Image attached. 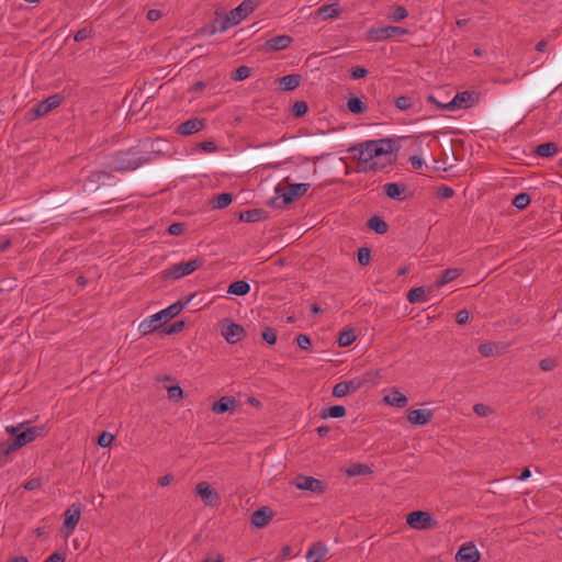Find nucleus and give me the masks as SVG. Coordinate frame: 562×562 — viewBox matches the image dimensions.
Instances as JSON below:
<instances>
[{"instance_id": "obj_1", "label": "nucleus", "mask_w": 562, "mask_h": 562, "mask_svg": "<svg viewBox=\"0 0 562 562\" xmlns=\"http://www.w3.org/2000/svg\"><path fill=\"white\" fill-rule=\"evenodd\" d=\"M170 146L160 138L143 139L137 145L124 150L115 151L110 156L108 166L117 171H133L154 160L171 157Z\"/></svg>"}, {"instance_id": "obj_2", "label": "nucleus", "mask_w": 562, "mask_h": 562, "mask_svg": "<svg viewBox=\"0 0 562 562\" xmlns=\"http://www.w3.org/2000/svg\"><path fill=\"white\" fill-rule=\"evenodd\" d=\"M358 151V171L376 172L392 166L396 156L393 154L392 140L389 138L366 140L350 148Z\"/></svg>"}, {"instance_id": "obj_3", "label": "nucleus", "mask_w": 562, "mask_h": 562, "mask_svg": "<svg viewBox=\"0 0 562 562\" xmlns=\"http://www.w3.org/2000/svg\"><path fill=\"white\" fill-rule=\"evenodd\" d=\"M259 0H244L238 7L233 9L224 18L215 19L210 25V34L216 32L223 33L229 27L237 25L247 18L258 7Z\"/></svg>"}, {"instance_id": "obj_4", "label": "nucleus", "mask_w": 562, "mask_h": 562, "mask_svg": "<svg viewBox=\"0 0 562 562\" xmlns=\"http://www.w3.org/2000/svg\"><path fill=\"white\" fill-rule=\"evenodd\" d=\"M189 303V300H186L184 302L178 301L168 307L161 310L160 312L148 316L144 321L140 322L138 329L143 335H148L155 330H158L161 327V321H168L181 313V311L186 307V305Z\"/></svg>"}, {"instance_id": "obj_5", "label": "nucleus", "mask_w": 562, "mask_h": 562, "mask_svg": "<svg viewBox=\"0 0 562 562\" xmlns=\"http://www.w3.org/2000/svg\"><path fill=\"white\" fill-rule=\"evenodd\" d=\"M310 187V183L278 184L276 187V196L272 199L271 203L274 207H284L303 196L308 191Z\"/></svg>"}, {"instance_id": "obj_6", "label": "nucleus", "mask_w": 562, "mask_h": 562, "mask_svg": "<svg viewBox=\"0 0 562 562\" xmlns=\"http://www.w3.org/2000/svg\"><path fill=\"white\" fill-rule=\"evenodd\" d=\"M203 263L204 260L201 258L192 259L186 262L181 261L162 270L160 272V277L164 281L178 280L182 277L193 273L195 270L200 269Z\"/></svg>"}, {"instance_id": "obj_7", "label": "nucleus", "mask_w": 562, "mask_h": 562, "mask_svg": "<svg viewBox=\"0 0 562 562\" xmlns=\"http://www.w3.org/2000/svg\"><path fill=\"white\" fill-rule=\"evenodd\" d=\"M64 101V97L59 93L53 94L37 103L26 113L29 121H34L41 116L48 114L52 110L58 108Z\"/></svg>"}, {"instance_id": "obj_8", "label": "nucleus", "mask_w": 562, "mask_h": 562, "mask_svg": "<svg viewBox=\"0 0 562 562\" xmlns=\"http://www.w3.org/2000/svg\"><path fill=\"white\" fill-rule=\"evenodd\" d=\"M370 373H366L361 378H355L348 381H341L333 387L334 397H345L362 389L370 381Z\"/></svg>"}, {"instance_id": "obj_9", "label": "nucleus", "mask_w": 562, "mask_h": 562, "mask_svg": "<svg viewBox=\"0 0 562 562\" xmlns=\"http://www.w3.org/2000/svg\"><path fill=\"white\" fill-rule=\"evenodd\" d=\"M479 98L480 93L476 91L458 92L451 101L442 105V110L469 109L479 101Z\"/></svg>"}, {"instance_id": "obj_10", "label": "nucleus", "mask_w": 562, "mask_h": 562, "mask_svg": "<svg viewBox=\"0 0 562 562\" xmlns=\"http://www.w3.org/2000/svg\"><path fill=\"white\" fill-rule=\"evenodd\" d=\"M409 31L402 26L385 25L371 27L368 31V38L374 42H382L397 35L408 34Z\"/></svg>"}, {"instance_id": "obj_11", "label": "nucleus", "mask_w": 562, "mask_h": 562, "mask_svg": "<svg viewBox=\"0 0 562 562\" xmlns=\"http://www.w3.org/2000/svg\"><path fill=\"white\" fill-rule=\"evenodd\" d=\"M407 525L416 530H427L436 526V521L428 512L415 510L407 515Z\"/></svg>"}, {"instance_id": "obj_12", "label": "nucleus", "mask_w": 562, "mask_h": 562, "mask_svg": "<svg viewBox=\"0 0 562 562\" xmlns=\"http://www.w3.org/2000/svg\"><path fill=\"white\" fill-rule=\"evenodd\" d=\"M46 434L47 428L45 425L26 428L25 430L21 431L13 438V447H15V449L18 450L24 447L25 445L34 441L36 438L44 437Z\"/></svg>"}, {"instance_id": "obj_13", "label": "nucleus", "mask_w": 562, "mask_h": 562, "mask_svg": "<svg viewBox=\"0 0 562 562\" xmlns=\"http://www.w3.org/2000/svg\"><path fill=\"white\" fill-rule=\"evenodd\" d=\"M65 519L61 528V532L65 533L66 537L70 536L77 524L80 520L81 516V504L74 503L64 514Z\"/></svg>"}, {"instance_id": "obj_14", "label": "nucleus", "mask_w": 562, "mask_h": 562, "mask_svg": "<svg viewBox=\"0 0 562 562\" xmlns=\"http://www.w3.org/2000/svg\"><path fill=\"white\" fill-rule=\"evenodd\" d=\"M294 485L299 490L311 491L316 494L325 492V483L313 476L299 475L294 480Z\"/></svg>"}, {"instance_id": "obj_15", "label": "nucleus", "mask_w": 562, "mask_h": 562, "mask_svg": "<svg viewBox=\"0 0 562 562\" xmlns=\"http://www.w3.org/2000/svg\"><path fill=\"white\" fill-rule=\"evenodd\" d=\"M195 492L201 496L203 503L206 506H213L218 501V493L205 481L199 482L196 484Z\"/></svg>"}, {"instance_id": "obj_16", "label": "nucleus", "mask_w": 562, "mask_h": 562, "mask_svg": "<svg viewBox=\"0 0 562 562\" xmlns=\"http://www.w3.org/2000/svg\"><path fill=\"white\" fill-rule=\"evenodd\" d=\"M244 331L243 326L229 321L222 327V335L229 344L238 342L243 338Z\"/></svg>"}, {"instance_id": "obj_17", "label": "nucleus", "mask_w": 562, "mask_h": 562, "mask_svg": "<svg viewBox=\"0 0 562 562\" xmlns=\"http://www.w3.org/2000/svg\"><path fill=\"white\" fill-rule=\"evenodd\" d=\"M481 553L477 548L470 543L463 544L459 551L457 552L456 560L458 562H477L480 560Z\"/></svg>"}, {"instance_id": "obj_18", "label": "nucleus", "mask_w": 562, "mask_h": 562, "mask_svg": "<svg viewBox=\"0 0 562 562\" xmlns=\"http://www.w3.org/2000/svg\"><path fill=\"white\" fill-rule=\"evenodd\" d=\"M434 412L431 409L417 408L408 412L407 419L415 426H423L428 424Z\"/></svg>"}, {"instance_id": "obj_19", "label": "nucleus", "mask_w": 562, "mask_h": 562, "mask_svg": "<svg viewBox=\"0 0 562 562\" xmlns=\"http://www.w3.org/2000/svg\"><path fill=\"white\" fill-rule=\"evenodd\" d=\"M293 42V38L289 35H278L269 38L265 48L267 52H279L288 48Z\"/></svg>"}, {"instance_id": "obj_20", "label": "nucleus", "mask_w": 562, "mask_h": 562, "mask_svg": "<svg viewBox=\"0 0 562 562\" xmlns=\"http://www.w3.org/2000/svg\"><path fill=\"white\" fill-rule=\"evenodd\" d=\"M384 193L387 198L404 201L407 198V187L403 183L390 182L383 187Z\"/></svg>"}, {"instance_id": "obj_21", "label": "nucleus", "mask_w": 562, "mask_h": 562, "mask_svg": "<svg viewBox=\"0 0 562 562\" xmlns=\"http://www.w3.org/2000/svg\"><path fill=\"white\" fill-rule=\"evenodd\" d=\"M204 127V120L202 119H190L177 126V133L180 135H191L200 132Z\"/></svg>"}, {"instance_id": "obj_22", "label": "nucleus", "mask_w": 562, "mask_h": 562, "mask_svg": "<svg viewBox=\"0 0 562 562\" xmlns=\"http://www.w3.org/2000/svg\"><path fill=\"white\" fill-rule=\"evenodd\" d=\"M273 518L272 512L268 507H261L251 515V525L256 528H262Z\"/></svg>"}, {"instance_id": "obj_23", "label": "nucleus", "mask_w": 562, "mask_h": 562, "mask_svg": "<svg viewBox=\"0 0 562 562\" xmlns=\"http://www.w3.org/2000/svg\"><path fill=\"white\" fill-rule=\"evenodd\" d=\"M327 547L323 542H315L311 546L306 552L307 562H321V560L327 554Z\"/></svg>"}, {"instance_id": "obj_24", "label": "nucleus", "mask_w": 562, "mask_h": 562, "mask_svg": "<svg viewBox=\"0 0 562 562\" xmlns=\"http://www.w3.org/2000/svg\"><path fill=\"white\" fill-rule=\"evenodd\" d=\"M236 400L234 396H222L218 401L212 405V411L215 414H224L228 411H233L236 406Z\"/></svg>"}, {"instance_id": "obj_25", "label": "nucleus", "mask_w": 562, "mask_h": 562, "mask_svg": "<svg viewBox=\"0 0 562 562\" xmlns=\"http://www.w3.org/2000/svg\"><path fill=\"white\" fill-rule=\"evenodd\" d=\"M302 77L297 74L285 75L279 78V87L283 91H293L301 83Z\"/></svg>"}, {"instance_id": "obj_26", "label": "nucleus", "mask_w": 562, "mask_h": 562, "mask_svg": "<svg viewBox=\"0 0 562 562\" xmlns=\"http://www.w3.org/2000/svg\"><path fill=\"white\" fill-rule=\"evenodd\" d=\"M430 292H431L430 288H425V286L413 288L407 293V300L412 304L426 302L427 301L426 294L430 293Z\"/></svg>"}, {"instance_id": "obj_27", "label": "nucleus", "mask_w": 562, "mask_h": 562, "mask_svg": "<svg viewBox=\"0 0 562 562\" xmlns=\"http://www.w3.org/2000/svg\"><path fill=\"white\" fill-rule=\"evenodd\" d=\"M384 401L389 405L398 408L405 407L408 402L407 397L396 389L392 390L391 393L384 397Z\"/></svg>"}, {"instance_id": "obj_28", "label": "nucleus", "mask_w": 562, "mask_h": 562, "mask_svg": "<svg viewBox=\"0 0 562 562\" xmlns=\"http://www.w3.org/2000/svg\"><path fill=\"white\" fill-rule=\"evenodd\" d=\"M557 153L558 146L553 142L542 143L535 148V154L544 158L553 157Z\"/></svg>"}, {"instance_id": "obj_29", "label": "nucleus", "mask_w": 562, "mask_h": 562, "mask_svg": "<svg viewBox=\"0 0 562 562\" xmlns=\"http://www.w3.org/2000/svg\"><path fill=\"white\" fill-rule=\"evenodd\" d=\"M250 291V285L244 280L234 281L228 285L227 293L244 296Z\"/></svg>"}, {"instance_id": "obj_30", "label": "nucleus", "mask_w": 562, "mask_h": 562, "mask_svg": "<svg viewBox=\"0 0 562 562\" xmlns=\"http://www.w3.org/2000/svg\"><path fill=\"white\" fill-rule=\"evenodd\" d=\"M461 272H462V270L458 269V268L446 269L442 272L441 277L436 280L435 285L437 288L442 286V285L456 280L461 274Z\"/></svg>"}, {"instance_id": "obj_31", "label": "nucleus", "mask_w": 562, "mask_h": 562, "mask_svg": "<svg viewBox=\"0 0 562 562\" xmlns=\"http://www.w3.org/2000/svg\"><path fill=\"white\" fill-rule=\"evenodd\" d=\"M315 14L323 20L334 19L340 14V10L336 4H324L316 10Z\"/></svg>"}, {"instance_id": "obj_32", "label": "nucleus", "mask_w": 562, "mask_h": 562, "mask_svg": "<svg viewBox=\"0 0 562 562\" xmlns=\"http://www.w3.org/2000/svg\"><path fill=\"white\" fill-rule=\"evenodd\" d=\"M265 212L261 209H251L239 214L241 222L255 223L263 220Z\"/></svg>"}, {"instance_id": "obj_33", "label": "nucleus", "mask_w": 562, "mask_h": 562, "mask_svg": "<svg viewBox=\"0 0 562 562\" xmlns=\"http://www.w3.org/2000/svg\"><path fill=\"white\" fill-rule=\"evenodd\" d=\"M368 227L376 234H384L389 229L387 223L378 215H373L368 220Z\"/></svg>"}, {"instance_id": "obj_34", "label": "nucleus", "mask_w": 562, "mask_h": 562, "mask_svg": "<svg viewBox=\"0 0 562 562\" xmlns=\"http://www.w3.org/2000/svg\"><path fill=\"white\" fill-rule=\"evenodd\" d=\"M347 108L352 114H362L367 111L366 103L358 97H351L347 101Z\"/></svg>"}, {"instance_id": "obj_35", "label": "nucleus", "mask_w": 562, "mask_h": 562, "mask_svg": "<svg viewBox=\"0 0 562 562\" xmlns=\"http://www.w3.org/2000/svg\"><path fill=\"white\" fill-rule=\"evenodd\" d=\"M347 411L342 405H334L326 409H323L321 417L326 418H341L346 415Z\"/></svg>"}, {"instance_id": "obj_36", "label": "nucleus", "mask_w": 562, "mask_h": 562, "mask_svg": "<svg viewBox=\"0 0 562 562\" xmlns=\"http://www.w3.org/2000/svg\"><path fill=\"white\" fill-rule=\"evenodd\" d=\"M408 16V11L400 4H394L391 7V12L387 19L392 22H401Z\"/></svg>"}, {"instance_id": "obj_37", "label": "nucleus", "mask_w": 562, "mask_h": 562, "mask_svg": "<svg viewBox=\"0 0 562 562\" xmlns=\"http://www.w3.org/2000/svg\"><path fill=\"white\" fill-rule=\"evenodd\" d=\"M356 340V334L352 328L345 329L339 333L338 345L340 347L350 346Z\"/></svg>"}, {"instance_id": "obj_38", "label": "nucleus", "mask_w": 562, "mask_h": 562, "mask_svg": "<svg viewBox=\"0 0 562 562\" xmlns=\"http://www.w3.org/2000/svg\"><path fill=\"white\" fill-rule=\"evenodd\" d=\"M346 473L348 476L366 475L371 473V469L362 463H353L347 469Z\"/></svg>"}, {"instance_id": "obj_39", "label": "nucleus", "mask_w": 562, "mask_h": 562, "mask_svg": "<svg viewBox=\"0 0 562 562\" xmlns=\"http://www.w3.org/2000/svg\"><path fill=\"white\" fill-rule=\"evenodd\" d=\"M512 203L518 210H525L530 203V195L528 193L521 192L515 195Z\"/></svg>"}, {"instance_id": "obj_40", "label": "nucleus", "mask_w": 562, "mask_h": 562, "mask_svg": "<svg viewBox=\"0 0 562 562\" xmlns=\"http://www.w3.org/2000/svg\"><path fill=\"white\" fill-rule=\"evenodd\" d=\"M111 178V173L103 170L91 171L88 176V181L92 183H104L105 179Z\"/></svg>"}, {"instance_id": "obj_41", "label": "nucleus", "mask_w": 562, "mask_h": 562, "mask_svg": "<svg viewBox=\"0 0 562 562\" xmlns=\"http://www.w3.org/2000/svg\"><path fill=\"white\" fill-rule=\"evenodd\" d=\"M394 104H395L396 109H398L401 111H408L409 109H412L414 102L411 97L401 95L395 99Z\"/></svg>"}, {"instance_id": "obj_42", "label": "nucleus", "mask_w": 562, "mask_h": 562, "mask_svg": "<svg viewBox=\"0 0 562 562\" xmlns=\"http://www.w3.org/2000/svg\"><path fill=\"white\" fill-rule=\"evenodd\" d=\"M233 201V195L231 193H221L215 198L214 207L215 209H225Z\"/></svg>"}, {"instance_id": "obj_43", "label": "nucleus", "mask_w": 562, "mask_h": 562, "mask_svg": "<svg viewBox=\"0 0 562 562\" xmlns=\"http://www.w3.org/2000/svg\"><path fill=\"white\" fill-rule=\"evenodd\" d=\"M308 111V105L305 101H296L294 102V104L292 105V115L294 117H302L304 116Z\"/></svg>"}, {"instance_id": "obj_44", "label": "nucleus", "mask_w": 562, "mask_h": 562, "mask_svg": "<svg viewBox=\"0 0 562 562\" xmlns=\"http://www.w3.org/2000/svg\"><path fill=\"white\" fill-rule=\"evenodd\" d=\"M15 447H13L12 441L11 442H2L0 445V464H3L7 462L8 456L15 451Z\"/></svg>"}, {"instance_id": "obj_45", "label": "nucleus", "mask_w": 562, "mask_h": 562, "mask_svg": "<svg viewBox=\"0 0 562 562\" xmlns=\"http://www.w3.org/2000/svg\"><path fill=\"white\" fill-rule=\"evenodd\" d=\"M251 74V69L248 67V66H239L234 75H233V79L235 81H241V80H245L247 79Z\"/></svg>"}, {"instance_id": "obj_46", "label": "nucleus", "mask_w": 562, "mask_h": 562, "mask_svg": "<svg viewBox=\"0 0 562 562\" xmlns=\"http://www.w3.org/2000/svg\"><path fill=\"white\" fill-rule=\"evenodd\" d=\"M371 260V251L367 247H361L358 249V262L361 266H368Z\"/></svg>"}, {"instance_id": "obj_47", "label": "nucleus", "mask_w": 562, "mask_h": 562, "mask_svg": "<svg viewBox=\"0 0 562 562\" xmlns=\"http://www.w3.org/2000/svg\"><path fill=\"white\" fill-rule=\"evenodd\" d=\"M496 345L493 342L481 344L477 348L479 352L483 357H491L494 355Z\"/></svg>"}, {"instance_id": "obj_48", "label": "nucleus", "mask_w": 562, "mask_h": 562, "mask_svg": "<svg viewBox=\"0 0 562 562\" xmlns=\"http://www.w3.org/2000/svg\"><path fill=\"white\" fill-rule=\"evenodd\" d=\"M184 326H186L184 321H177L173 324H171L169 327L164 328L162 333L165 335L178 334L183 330Z\"/></svg>"}, {"instance_id": "obj_49", "label": "nucleus", "mask_w": 562, "mask_h": 562, "mask_svg": "<svg viewBox=\"0 0 562 562\" xmlns=\"http://www.w3.org/2000/svg\"><path fill=\"white\" fill-rule=\"evenodd\" d=\"M261 337L269 345H273L277 341V333L271 327H266L261 333Z\"/></svg>"}, {"instance_id": "obj_50", "label": "nucleus", "mask_w": 562, "mask_h": 562, "mask_svg": "<svg viewBox=\"0 0 562 562\" xmlns=\"http://www.w3.org/2000/svg\"><path fill=\"white\" fill-rule=\"evenodd\" d=\"M183 397V391L179 385H172L168 387V398L175 402L180 401Z\"/></svg>"}, {"instance_id": "obj_51", "label": "nucleus", "mask_w": 562, "mask_h": 562, "mask_svg": "<svg viewBox=\"0 0 562 562\" xmlns=\"http://www.w3.org/2000/svg\"><path fill=\"white\" fill-rule=\"evenodd\" d=\"M454 195V190L451 187L448 186H440L437 189V198L447 200Z\"/></svg>"}, {"instance_id": "obj_52", "label": "nucleus", "mask_w": 562, "mask_h": 562, "mask_svg": "<svg viewBox=\"0 0 562 562\" xmlns=\"http://www.w3.org/2000/svg\"><path fill=\"white\" fill-rule=\"evenodd\" d=\"M558 366V362L554 358H544L539 362V368L544 371H552Z\"/></svg>"}, {"instance_id": "obj_53", "label": "nucleus", "mask_w": 562, "mask_h": 562, "mask_svg": "<svg viewBox=\"0 0 562 562\" xmlns=\"http://www.w3.org/2000/svg\"><path fill=\"white\" fill-rule=\"evenodd\" d=\"M297 346L303 350H308L312 347V340L308 335L300 334L296 337Z\"/></svg>"}, {"instance_id": "obj_54", "label": "nucleus", "mask_w": 562, "mask_h": 562, "mask_svg": "<svg viewBox=\"0 0 562 562\" xmlns=\"http://www.w3.org/2000/svg\"><path fill=\"white\" fill-rule=\"evenodd\" d=\"M473 412L479 416L486 417L490 414H492L493 411L490 406L482 403H477L473 405Z\"/></svg>"}, {"instance_id": "obj_55", "label": "nucleus", "mask_w": 562, "mask_h": 562, "mask_svg": "<svg viewBox=\"0 0 562 562\" xmlns=\"http://www.w3.org/2000/svg\"><path fill=\"white\" fill-rule=\"evenodd\" d=\"M114 440V436L110 432L103 431L98 438V445L100 447H109Z\"/></svg>"}, {"instance_id": "obj_56", "label": "nucleus", "mask_w": 562, "mask_h": 562, "mask_svg": "<svg viewBox=\"0 0 562 562\" xmlns=\"http://www.w3.org/2000/svg\"><path fill=\"white\" fill-rule=\"evenodd\" d=\"M92 35V29H89V27H82L80 30H78L74 36V40L76 42H82L89 37H91Z\"/></svg>"}, {"instance_id": "obj_57", "label": "nucleus", "mask_w": 562, "mask_h": 562, "mask_svg": "<svg viewBox=\"0 0 562 562\" xmlns=\"http://www.w3.org/2000/svg\"><path fill=\"white\" fill-rule=\"evenodd\" d=\"M186 224L184 223H172L168 227V233L170 235L179 236L182 235L186 231Z\"/></svg>"}, {"instance_id": "obj_58", "label": "nucleus", "mask_w": 562, "mask_h": 562, "mask_svg": "<svg viewBox=\"0 0 562 562\" xmlns=\"http://www.w3.org/2000/svg\"><path fill=\"white\" fill-rule=\"evenodd\" d=\"M41 486H42V482L40 479H31L27 482H25V484L23 485V487L27 491L38 490Z\"/></svg>"}, {"instance_id": "obj_59", "label": "nucleus", "mask_w": 562, "mask_h": 562, "mask_svg": "<svg viewBox=\"0 0 562 562\" xmlns=\"http://www.w3.org/2000/svg\"><path fill=\"white\" fill-rule=\"evenodd\" d=\"M368 75V70L363 67H355L351 69V77L353 79H361L364 78Z\"/></svg>"}, {"instance_id": "obj_60", "label": "nucleus", "mask_w": 562, "mask_h": 562, "mask_svg": "<svg viewBox=\"0 0 562 562\" xmlns=\"http://www.w3.org/2000/svg\"><path fill=\"white\" fill-rule=\"evenodd\" d=\"M470 313L467 310H461L456 315V322L460 325L465 324L469 321Z\"/></svg>"}, {"instance_id": "obj_61", "label": "nucleus", "mask_w": 562, "mask_h": 562, "mask_svg": "<svg viewBox=\"0 0 562 562\" xmlns=\"http://www.w3.org/2000/svg\"><path fill=\"white\" fill-rule=\"evenodd\" d=\"M66 557L64 553L60 552H54L50 554L44 562H65Z\"/></svg>"}, {"instance_id": "obj_62", "label": "nucleus", "mask_w": 562, "mask_h": 562, "mask_svg": "<svg viewBox=\"0 0 562 562\" xmlns=\"http://www.w3.org/2000/svg\"><path fill=\"white\" fill-rule=\"evenodd\" d=\"M161 18V12L159 10H156V9H151L147 12V19L149 21H157Z\"/></svg>"}, {"instance_id": "obj_63", "label": "nucleus", "mask_w": 562, "mask_h": 562, "mask_svg": "<svg viewBox=\"0 0 562 562\" xmlns=\"http://www.w3.org/2000/svg\"><path fill=\"white\" fill-rule=\"evenodd\" d=\"M409 162L412 164L413 168L414 169H419L422 168L424 161L420 157L418 156H412L409 157Z\"/></svg>"}, {"instance_id": "obj_64", "label": "nucleus", "mask_w": 562, "mask_h": 562, "mask_svg": "<svg viewBox=\"0 0 562 562\" xmlns=\"http://www.w3.org/2000/svg\"><path fill=\"white\" fill-rule=\"evenodd\" d=\"M172 480H173V476L171 474H166V475L159 477L158 484L160 486H167L171 483Z\"/></svg>"}]
</instances>
